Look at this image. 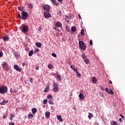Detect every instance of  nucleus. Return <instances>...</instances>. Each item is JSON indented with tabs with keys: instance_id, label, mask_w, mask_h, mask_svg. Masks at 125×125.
<instances>
[{
	"instance_id": "59",
	"label": "nucleus",
	"mask_w": 125,
	"mask_h": 125,
	"mask_svg": "<svg viewBox=\"0 0 125 125\" xmlns=\"http://www.w3.org/2000/svg\"><path fill=\"white\" fill-rule=\"evenodd\" d=\"M109 83H112V82H111V80H110V81H109Z\"/></svg>"
},
{
	"instance_id": "20",
	"label": "nucleus",
	"mask_w": 125,
	"mask_h": 125,
	"mask_svg": "<svg viewBox=\"0 0 125 125\" xmlns=\"http://www.w3.org/2000/svg\"><path fill=\"white\" fill-rule=\"evenodd\" d=\"M36 45L37 47H42V43H40L39 42H36Z\"/></svg>"
},
{
	"instance_id": "46",
	"label": "nucleus",
	"mask_w": 125,
	"mask_h": 125,
	"mask_svg": "<svg viewBox=\"0 0 125 125\" xmlns=\"http://www.w3.org/2000/svg\"><path fill=\"white\" fill-rule=\"evenodd\" d=\"M3 56V53L2 52H0V58Z\"/></svg>"
},
{
	"instance_id": "28",
	"label": "nucleus",
	"mask_w": 125,
	"mask_h": 125,
	"mask_svg": "<svg viewBox=\"0 0 125 125\" xmlns=\"http://www.w3.org/2000/svg\"><path fill=\"white\" fill-rule=\"evenodd\" d=\"M33 54H34V52H33V50H31L29 52V56L31 57Z\"/></svg>"
},
{
	"instance_id": "23",
	"label": "nucleus",
	"mask_w": 125,
	"mask_h": 125,
	"mask_svg": "<svg viewBox=\"0 0 125 125\" xmlns=\"http://www.w3.org/2000/svg\"><path fill=\"white\" fill-rule=\"evenodd\" d=\"M71 31L72 32H76L77 31V27L76 26H72L71 27Z\"/></svg>"
},
{
	"instance_id": "58",
	"label": "nucleus",
	"mask_w": 125,
	"mask_h": 125,
	"mask_svg": "<svg viewBox=\"0 0 125 125\" xmlns=\"http://www.w3.org/2000/svg\"><path fill=\"white\" fill-rule=\"evenodd\" d=\"M9 119H10V120L11 121H12V120H13V119L12 118V117H10Z\"/></svg>"
},
{
	"instance_id": "33",
	"label": "nucleus",
	"mask_w": 125,
	"mask_h": 125,
	"mask_svg": "<svg viewBox=\"0 0 125 125\" xmlns=\"http://www.w3.org/2000/svg\"><path fill=\"white\" fill-rule=\"evenodd\" d=\"M28 7L29 8H30V9H32V8H33V4L31 3H30L28 5Z\"/></svg>"
},
{
	"instance_id": "24",
	"label": "nucleus",
	"mask_w": 125,
	"mask_h": 125,
	"mask_svg": "<svg viewBox=\"0 0 125 125\" xmlns=\"http://www.w3.org/2000/svg\"><path fill=\"white\" fill-rule=\"evenodd\" d=\"M75 72L76 73V75L77 77H79V78H81V76H82V75L81 74V73L78 72V70H76V71H75Z\"/></svg>"
},
{
	"instance_id": "49",
	"label": "nucleus",
	"mask_w": 125,
	"mask_h": 125,
	"mask_svg": "<svg viewBox=\"0 0 125 125\" xmlns=\"http://www.w3.org/2000/svg\"><path fill=\"white\" fill-rule=\"evenodd\" d=\"M35 69L36 70H39V69H40V67H39V66L37 65L35 67Z\"/></svg>"
},
{
	"instance_id": "19",
	"label": "nucleus",
	"mask_w": 125,
	"mask_h": 125,
	"mask_svg": "<svg viewBox=\"0 0 125 125\" xmlns=\"http://www.w3.org/2000/svg\"><path fill=\"white\" fill-rule=\"evenodd\" d=\"M8 100H4L1 103H0V105H5L7 103H8Z\"/></svg>"
},
{
	"instance_id": "38",
	"label": "nucleus",
	"mask_w": 125,
	"mask_h": 125,
	"mask_svg": "<svg viewBox=\"0 0 125 125\" xmlns=\"http://www.w3.org/2000/svg\"><path fill=\"white\" fill-rule=\"evenodd\" d=\"M18 18H19V19H21V17H22V16H21V15L20 14H18Z\"/></svg>"
},
{
	"instance_id": "43",
	"label": "nucleus",
	"mask_w": 125,
	"mask_h": 125,
	"mask_svg": "<svg viewBox=\"0 0 125 125\" xmlns=\"http://www.w3.org/2000/svg\"><path fill=\"white\" fill-rule=\"evenodd\" d=\"M9 125H15V124L14 123L9 122Z\"/></svg>"
},
{
	"instance_id": "1",
	"label": "nucleus",
	"mask_w": 125,
	"mask_h": 125,
	"mask_svg": "<svg viewBox=\"0 0 125 125\" xmlns=\"http://www.w3.org/2000/svg\"><path fill=\"white\" fill-rule=\"evenodd\" d=\"M29 17V14L25 11H22L21 12V19L22 20H27Z\"/></svg>"
},
{
	"instance_id": "42",
	"label": "nucleus",
	"mask_w": 125,
	"mask_h": 125,
	"mask_svg": "<svg viewBox=\"0 0 125 125\" xmlns=\"http://www.w3.org/2000/svg\"><path fill=\"white\" fill-rule=\"evenodd\" d=\"M49 104H51V105H53V104H54V103H53V102L52 101L50 100V101L49 102Z\"/></svg>"
},
{
	"instance_id": "12",
	"label": "nucleus",
	"mask_w": 125,
	"mask_h": 125,
	"mask_svg": "<svg viewBox=\"0 0 125 125\" xmlns=\"http://www.w3.org/2000/svg\"><path fill=\"white\" fill-rule=\"evenodd\" d=\"M45 116L46 119H49V117H50V112L49 111H46L45 113Z\"/></svg>"
},
{
	"instance_id": "6",
	"label": "nucleus",
	"mask_w": 125,
	"mask_h": 125,
	"mask_svg": "<svg viewBox=\"0 0 125 125\" xmlns=\"http://www.w3.org/2000/svg\"><path fill=\"white\" fill-rule=\"evenodd\" d=\"M44 16L46 19H49L51 17V14L49 11L44 12Z\"/></svg>"
},
{
	"instance_id": "15",
	"label": "nucleus",
	"mask_w": 125,
	"mask_h": 125,
	"mask_svg": "<svg viewBox=\"0 0 125 125\" xmlns=\"http://www.w3.org/2000/svg\"><path fill=\"white\" fill-rule=\"evenodd\" d=\"M49 90V84H48L46 86V87L44 90V92H48Z\"/></svg>"
},
{
	"instance_id": "35",
	"label": "nucleus",
	"mask_w": 125,
	"mask_h": 125,
	"mask_svg": "<svg viewBox=\"0 0 125 125\" xmlns=\"http://www.w3.org/2000/svg\"><path fill=\"white\" fill-rule=\"evenodd\" d=\"M65 29L66 30V31H67V32H68V33H70V32H71V30L70 29V28L68 27H66Z\"/></svg>"
},
{
	"instance_id": "52",
	"label": "nucleus",
	"mask_w": 125,
	"mask_h": 125,
	"mask_svg": "<svg viewBox=\"0 0 125 125\" xmlns=\"http://www.w3.org/2000/svg\"><path fill=\"white\" fill-rule=\"evenodd\" d=\"M54 30H56V31H59V30H58V29H57V27H54Z\"/></svg>"
},
{
	"instance_id": "9",
	"label": "nucleus",
	"mask_w": 125,
	"mask_h": 125,
	"mask_svg": "<svg viewBox=\"0 0 125 125\" xmlns=\"http://www.w3.org/2000/svg\"><path fill=\"white\" fill-rule=\"evenodd\" d=\"M2 66L3 67V69L5 70H7L8 69V65H7V62H4L2 64Z\"/></svg>"
},
{
	"instance_id": "25",
	"label": "nucleus",
	"mask_w": 125,
	"mask_h": 125,
	"mask_svg": "<svg viewBox=\"0 0 125 125\" xmlns=\"http://www.w3.org/2000/svg\"><path fill=\"white\" fill-rule=\"evenodd\" d=\"M33 118H34V115L32 114H29L28 115V119H33Z\"/></svg>"
},
{
	"instance_id": "50",
	"label": "nucleus",
	"mask_w": 125,
	"mask_h": 125,
	"mask_svg": "<svg viewBox=\"0 0 125 125\" xmlns=\"http://www.w3.org/2000/svg\"><path fill=\"white\" fill-rule=\"evenodd\" d=\"M10 117H11V118H14V115H13V114L11 113L10 114Z\"/></svg>"
},
{
	"instance_id": "3",
	"label": "nucleus",
	"mask_w": 125,
	"mask_h": 125,
	"mask_svg": "<svg viewBox=\"0 0 125 125\" xmlns=\"http://www.w3.org/2000/svg\"><path fill=\"white\" fill-rule=\"evenodd\" d=\"M7 92V87L5 86H2L0 87V93L1 94H4L6 92Z\"/></svg>"
},
{
	"instance_id": "7",
	"label": "nucleus",
	"mask_w": 125,
	"mask_h": 125,
	"mask_svg": "<svg viewBox=\"0 0 125 125\" xmlns=\"http://www.w3.org/2000/svg\"><path fill=\"white\" fill-rule=\"evenodd\" d=\"M43 9L46 12L49 11V9H50V6L47 4L44 5L43 6Z\"/></svg>"
},
{
	"instance_id": "47",
	"label": "nucleus",
	"mask_w": 125,
	"mask_h": 125,
	"mask_svg": "<svg viewBox=\"0 0 125 125\" xmlns=\"http://www.w3.org/2000/svg\"><path fill=\"white\" fill-rule=\"evenodd\" d=\"M89 43H90V45H92V44H93L92 40H90Z\"/></svg>"
},
{
	"instance_id": "34",
	"label": "nucleus",
	"mask_w": 125,
	"mask_h": 125,
	"mask_svg": "<svg viewBox=\"0 0 125 125\" xmlns=\"http://www.w3.org/2000/svg\"><path fill=\"white\" fill-rule=\"evenodd\" d=\"M56 78L59 80V81H61V76L58 75L56 76Z\"/></svg>"
},
{
	"instance_id": "27",
	"label": "nucleus",
	"mask_w": 125,
	"mask_h": 125,
	"mask_svg": "<svg viewBox=\"0 0 125 125\" xmlns=\"http://www.w3.org/2000/svg\"><path fill=\"white\" fill-rule=\"evenodd\" d=\"M81 36H84V30L83 29H81Z\"/></svg>"
},
{
	"instance_id": "36",
	"label": "nucleus",
	"mask_w": 125,
	"mask_h": 125,
	"mask_svg": "<svg viewBox=\"0 0 125 125\" xmlns=\"http://www.w3.org/2000/svg\"><path fill=\"white\" fill-rule=\"evenodd\" d=\"M108 94H111V95H113V94H114V92H113L112 90H110V91L108 92Z\"/></svg>"
},
{
	"instance_id": "48",
	"label": "nucleus",
	"mask_w": 125,
	"mask_h": 125,
	"mask_svg": "<svg viewBox=\"0 0 125 125\" xmlns=\"http://www.w3.org/2000/svg\"><path fill=\"white\" fill-rule=\"evenodd\" d=\"M6 118V115L5 114H3V119L4 120Z\"/></svg>"
},
{
	"instance_id": "2",
	"label": "nucleus",
	"mask_w": 125,
	"mask_h": 125,
	"mask_svg": "<svg viewBox=\"0 0 125 125\" xmlns=\"http://www.w3.org/2000/svg\"><path fill=\"white\" fill-rule=\"evenodd\" d=\"M79 47L82 50L84 51L85 49H86V46H85V43H84L82 41H80L79 42Z\"/></svg>"
},
{
	"instance_id": "32",
	"label": "nucleus",
	"mask_w": 125,
	"mask_h": 125,
	"mask_svg": "<svg viewBox=\"0 0 125 125\" xmlns=\"http://www.w3.org/2000/svg\"><path fill=\"white\" fill-rule=\"evenodd\" d=\"M110 124L111 125H118V124L117 123V122L115 121H112Z\"/></svg>"
},
{
	"instance_id": "22",
	"label": "nucleus",
	"mask_w": 125,
	"mask_h": 125,
	"mask_svg": "<svg viewBox=\"0 0 125 125\" xmlns=\"http://www.w3.org/2000/svg\"><path fill=\"white\" fill-rule=\"evenodd\" d=\"M47 98L48 99H49V100H51V99H52V98H53V97H52V94H49L47 96Z\"/></svg>"
},
{
	"instance_id": "21",
	"label": "nucleus",
	"mask_w": 125,
	"mask_h": 125,
	"mask_svg": "<svg viewBox=\"0 0 125 125\" xmlns=\"http://www.w3.org/2000/svg\"><path fill=\"white\" fill-rule=\"evenodd\" d=\"M92 82L93 83H97V79L95 77H94L92 79Z\"/></svg>"
},
{
	"instance_id": "5",
	"label": "nucleus",
	"mask_w": 125,
	"mask_h": 125,
	"mask_svg": "<svg viewBox=\"0 0 125 125\" xmlns=\"http://www.w3.org/2000/svg\"><path fill=\"white\" fill-rule=\"evenodd\" d=\"M21 28H22L21 32L22 33H27V32L29 31V29L28 28V26L26 25L22 24L21 25Z\"/></svg>"
},
{
	"instance_id": "29",
	"label": "nucleus",
	"mask_w": 125,
	"mask_h": 125,
	"mask_svg": "<svg viewBox=\"0 0 125 125\" xmlns=\"http://www.w3.org/2000/svg\"><path fill=\"white\" fill-rule=\"evenodd\" d=\"M83 61L85 62V64H89V60L87 59L83 60Z\"/></svg>"
},
{
	"instance_id": "10",
	"label": "nucleus",
	"mask_w": 125,
	"mask_h": 125,
	"mask_svg": "<svg viewBox=\"0 0 125 125\" xmlns=\"http://www.w3.org/2000/svg\"><path fill=\"white\" fill-rule=\"evenodd\" d=\"M79 97L80 98V100H83L84 99V95H83V94L82 93H80Z\"/></svg>"
},
{
	"instance_id": "30",
	"label": "nucleus",
	"mask_w": 125,
	"mask_h": 125,
	"mask_svg": "<svg viewBox=\"0 0 125 125\" xmlns=\"http://www.w3.org/2000/svg\"><path fill=\"white\" fill-rule=\"evenodd\" d=\"M82 57L83 59V60H85V59H87L86 56H85V55L84 54H82Z\"/></svg>"
},
{
	"instance_id": "40",
	"label": "nucleus",
	"mask_w": 125,
	"mask_h": 125,
	"mask_svg": "<svg viewBox=\"0 0 125 125\" xmlns=\"http://www.w3.org/2000/svg\"><path fill=\"white\" fill-rule=\"evenodd\" d=\"M23 8H24V7H19V10H20V11H23Z\"/></svg>"
},
{
	"instance_id": "41",
	"label": "nucleus",
	"mask_w": 125,
	"mask_h": 125,
	"mask_svg": "<svg viewBox=\"0 0 125 125\" xmlns=\"http://www.w3.org/2000/svg\"><path fill=\"white\" fill-rule=\"evenodd\" d=\"M52 56H53V57H55V58L57 57V55L55 53H52Z\"/></svg>"
},
{
	"instance_id": "18",
	"label": "nucleus",
	"mask_w": 125,
	"mask_h": 125,
	"mask_svg": "<svg viewBox=\"0 0 125 125\" xmlns=\"http://www.w3.org/2000/svg\"><path fill=\"white\" fill-rule=\"evenodd\" d=\"M70 68H71V69H72V70H73V71H74V72H76V71H78V69H77V68H76V67H75V65H71L70 66Z\"/></svg>"
},
{
	"instance_id": "17",
	"label": "nucleus",
	"mask_w": 125,
	"mask_h": 125,
	"mask_svg": "<svg viewBox=\"0 0 125 125\" xmlns=\"http://www.w3.org/2000/svg\"><path fill=\"white\" fill-rule=\"evenodd\" d=\"M56 27H62V23H61V22H60V21H58L56 23Z\"/></svg>"
},
{
	"instance_id": "55",
	"label": "nucleus",
	"mask_w": 125,
	"mask_h": 125,
	"mask_svg": "<svg viewBox=\"0 0 125 125\" xmlns=\"http://www.w3.org/2000/svg\"><path fill=\"white\" fill-rule=\"evenodd\" d=\"M58 1H59V2H62V1H63V0H57Z\"/></svg>"
},
{
	"instance_id": "39",
	"label": "nucleus",
	"mask_w": 125,
	"mask_h": 125,
	"mask_svg": "<svg viewBox=\"0 0 125 125\" xmlns=\"http://www.w3.org/2000/svg\"><path fill=\"white\" fill-rule=\"evenodd\" d=\"M48 67L49 69H53V66H52V64H49L48 65Z\"/></svg>"
},
{
	"instance_id": "37",
	"label": "nucleus",
	"mask_w": 125,
	"mask_h": 125,
	"mask_svg": "<svg viewBox=\"0 0 125 125\" xmlns=\"http://www.w3.org/2000/svg\"><path fill=\"white\" fill-rule=\"evenodd\" d=\"M43 103L45 105L47 103V99H44L43 101Z\"/></svg>"
},
{
	"instance_id": "60",
	"label": "nucleus",
	"mask_w": 125,
	"mask_h": 125,
	"mask_svg": "<svg viewBox=\"0 0 125 125\" xmlns=\"http://www.w3.org/2000/svg\"><path fill=\"white\" fill-rule=\"evenodd\" d=\"M14 91V92H15V93H16V92H17L18 91L16 90H15Z\"/></svg>"
},
{
	"instance_id": "54",
	"label": "nucleus",
	"mask_w": 125,
	"mask_h": 125,
	"mask_svg": "<svg viewBox=\"0 0 125 125\" xmlns=\"http://www.w3.org/2000/svg\"><path fill=\"white\" fill-rule=\"evenodd\" d=\"M101 89H102L103 91L105 90V88L104 87H101Z\"/></svg>"
},
{
	"instance_id": "61",
	"label": "nucleus",
	"mask_w": 125,
	"mask_h": 125,
	"mask_svg": "<svg viewBox=\"0 0 125 125\" xmlns=\"http://www.w3.org/2000/svg\"><path fill=\"white\" fill-rule=\"evenodd\" d=\"M66 17L68 18V17L66 16Z\"/></svg>"
},
{
	"instance_id": "8",
	"label": "nucleus",
	"mask_w": 125,
	"mask_h": 125,
	"mask_svg": "<svg viewBox=\"0 0 125 125\" xmlns=\"http://www.w3.org/2000/svg\"><path fill=\"white\" fill-rule=\"evenodd\" d=\"M14 68L16 71H18V72H21V71H22V68H20L17 64L14 65Z\"/></svg>"
},
{
	"instance_id": "53",
	"label": "nucleus",
	"mask_w": 125,
	"mask_h": 125,
	"mask_svg": "<svg viewBox=\"0 0 125 125\" xmlns=\"http://www.w3.org/2000/svg\"><path fill=\"white\" fill-rule=\"evenodd\" d=\"M119 122H120V123H122V122H123V119H122V118H120V119H119Z\"/></svg>"
},
{
	"instance_id": "56",
	"label": "nucleus",
	"mask_w": 125,
	"mask_h": 125,
	"mask_svg": "<svg viewBox=\"0 0 125 125\" xmlns=\"http://www.w3.org/2000/svg\"><path fill=\"white\" fill-rule=\"evenodd\" d=\"M78 17H79V19H82V17H81V15L79 14Z\"/></svg>"
},
{
	"instance_id": "11",
	"label": "nucleus",
	"mask_w": 125,
	"mask_h": 125,
	"mask_svg": "<svg viewBox=\"0 0 125 125\" xmlns=\"http://www.w3.org/2000/svg\"><path fill=\"white\" fill-rule=\"evenodd\" d=\"M52 2L53 3V4H55V5H56V6H59L60 5L59 3L56 1V0H51Z\"/></svg>"
},
{
	"instance_id": "26",
	"label": "nucleus",
	"mask_w": 125,
	"mask_h": 125,
	"mask_svg": "<svg viewBox=\"0 0 125 125\" xmlns=\"http://www.w3.org/2000/svg\"><path fill=\"white\" fill-rule=\"evenodd\" d=\"M33 114H36L37 113V108H33L32 109Z\"/></svg>"
},
{
	"instance_id": "13",
	"label": "nucleus",
	"mask_w": 125,
	"mask_h": 125,
	"mask_svg": "<svg viewBox=\"0 0 125 125\" xmlns=\"http://www.w3.org/2000/svg\"><path fill=\"white\" fill-rule=\"evenodd\" d=\"M9 40V37L6 36L3 37V41L4 42H7Z\"/></svg>"
},
{
	"instance_id": "16",
	"label": "nucleus",
	"mask_w": 125,
	"mask_h": 125,
	"mask_svg": "<svg viewBox=\"0 0 125 125\" xmlns=\"http://www.w3.org/2000/svg\"><path fill=\"white\" fill-rule=\"evenodd\" d=\"M57 119H58V120H59V121H60V122H61V123H62V122H63V119H62V117H61V115H58L57 116Z\"/></svg>"
},
{
	"instance_id": "31",
	"label": "nucleus",
	"mask_w": 125,
	"mask_h": 125,
	"mask_svg": "<svg viewBox=\"0 0 125 125\" xmlns=\"http://www.w3.org/2000/svg\"><path fill=\"white\" fill-rule=\"evenodd\" d=\"M89 115L88 116V118H89V119L90 120L91 118H92L93 115L92 114L90 113V112H88Z\"/></svg>"
},
{
	"instance_id": "14",
	"label": "nucleus",
	"mask_w": 125,
	"mask_h": 125,
	"mask_svg": "<svg viewBox=\"0 0 125 125\" xmlns=\"http://www.w3.org/2000/svg\"><path fill=\"white\" fill-rule=\"evenodd\" d=\"M14 55L15 57L16 58V59H18L19 58V55H18V52H14Z\"/></svg>"
},
{
	"instance_id": "4",
	"label": "nucleus",
	"mask_w": 125,
	"mask_h": 125,
	"mask_svg": "<svg viewBox=\"0 0 125 125\" xmlns=\"http://www.w3.org/2000/svg\"><path fill=\"white\" fill-rule=\"evenodd\" d=\"M53 91H54V92H57L59 88V87L58 86V84L57 83H53Z\"/></svg>"
},
{
	"instance_id": "57",
	"label": "nucleus",
	"mask_w": 125,
	"mask_h": 125,
	"mask_svg": "<svg viewBox=\"0 0 125 125\" xmlns=\"http://www.w3.org/2000/svg\"><path fill=\"white\" fill-rule=\"evenodd\" d=\"M25 65H26V63L24 62H23L22 64V65L23 66V67H24L25 66Z\"/></svg>"
},
{
	"instance_id": "51",
	"label": "nucleus",
	"mask_w": 125,
	"mask_h": 125,
	"mask_svg": "<svg viewBox=\"0 0 125 125\" xmlns=\"http://www.w3.org/2000/svg\"><path fill=\"white\" fill-rule=\"evenodd\" d=\"M120 117H121L122 119H125V117H124V116L122 114H120Z\"/></svg>"
},
{
	"instance_id": "44",
	"label": "nucleus",
	"mask_w": 125,
	"mask_h": 125,
	"mask_svg": "<svg viewBox=\"0 0 125 125\" xmlns=\"http://www.w3.org/2000/svg\"><path fill=\"white\" fill-rule=\"evenodd\" d=\"M30 83H33V78H30L29 80Z\"/></svg>"
},
{
	"instance_id": "45",
	"label": "nucleus",
	"mask_w": 125,
	"mask_h": 125,
	"mask_svg": "<svg viewBox=\"0 0 125 125\" xmlns=\"http://www.w3.org/2000/svg\"><path fill=\"white\" fill-rule=\"evenodd\" d=\"M105 91H106L107 93H109L110 91H109V89H108V88H105Z\"/></svg>"
}]
</instances>
